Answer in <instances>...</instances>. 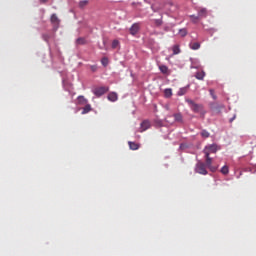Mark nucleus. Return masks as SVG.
<instances>
[{
  "label": "nucleus",
  "mask_w": 256,
  "mask_h": 256,
  "mask_svg": "<svg viewBox=\"0 0 256 256\" xmlns=\"http://www.w3.org/2000/svg\"><path fill=\"white\" fill-rule=\"evenodd\" d=\"M173 95V90L171 88H167L164 90V96L169 99Z\"/></svg>",
  "instance_id": "17"
},
{
  "label": "nucleus",
  "mask_w": 256,
  "mask_h": 256,
  "mask_svg": "<svg viewBox=\"0 0 256 256\" xmlns=\"http://www.w3.org/2000/svg\"><path fill=\"white\" fill-rule=\"evenodd\" d=\"M173 117L177 123H183V115L181 113H176Z\"/></svg>",
  "instance_id": "14"
},
{
  "label": "nucleus",
  "mask_w": 256,
  "mask_h": 256,
  "mask_svg": "<svg viewBox=\"0 0 256 256\" xmlns=\"http://www.w3.org/2000/svg\"><path fill=\"white\" fill-rule=\"evenodd\" d=\"M151 128V122H149V120H144L141 124H140V133H143V131H147V129Z\"/></svg>",
  "instance_id": "5"
},
{
  "label": "nucleus",
  "mask_w": 256,
  "mask_h": 256,
  "mask_svg": "<svg viewBox=\"0 0 256 256\" xmlns=\"http://www.w3.org/2000/svg\"><path fill=\"white\" fill-rule=\"evenodd\" d=\"M101 64L103 65V67H107V65H109V58L103 57L101 59Z\"/></svg>",
  "instance_id": "22"
},
{
  "label": "nucleus",
  "mask_w": 256,
  "mask_h": 256,
  "mask_svg": "<svg viewBox=\"0 0 256 256\" xmlns=\"http://www.w3.org/2000/svg\"><path fill=\"white\" fill-rule=\"evenodd\" d=\"M159 70L161 71V73H163V75H169V67L165 65H160Z\"/></svg>",
  "instance_id": "12"
},
{
  "label": "nucleus",
  "mask_w": 256,
  "mask_h": 256,
  "mask_svg": "<svg viewBox=\"0 0 256 256\" xmlns=\"http://www.w3.org/2000/svg\"><path fill=\"white\" fill-rule=\"evenodd\" d=\"M154 25H156V27H161V25H163V21L161 19H156L154 20Z\"/></svg>",
  "instance_id": "28"
},
{
  "label": "nucleus",
  "mask_w": 256,
  "mask_h": 256,
  "mask_svg": "<svg viewBox=\"0 0 256 256\" xmlns=\"http://www.w3.org/2000/svg\"><path fill=\"white\" fill-rule=\"evenodd\" d=\"M198 17L200 19H204L205 17H207V8H201L199 11H198Z\"/></svg>",
  "instance_id": "8"
},
{
  "label": "nucleus",
  "mask_w": 256,
  "mask_h": 256,
  "mask_svg": "<svg viewBox=\"0 0 256 256\" xmlns=\"http://www.w3.org/2000/svg\"><path fill=\"white\" fill-rule=\"evenodd\" d=\"M195 77L199 81H203V79H205V71L197 72Z\"/></svg>",
  "instance_id": "15"
},
{
  "label": "nucleus",
  "mask_w": 256,
  "mask_h": 256,
  "mask_svg": "<svg viewBox=\"0 0 256 256\" xmlns=\"http://www.w3.org/2000/svg\"><path fill=\"white\" fill-rule=\"evenodd\" d=\"M87 5H89V1H87V0H82L79 2V7L81 9H83V7H87Z\"/></svg>",
  "instance_id": "24"
},
{
  "label": "nucleus",
  "mask_w": 256,
  "mask_h": 256,
  "mask_svg": "<svg viewBox=\"0 0 256 256\" xmlns=\"http://www.w3.org/2000/svg\"><path fill=\"white\" fill-rule=\"evenodd\" d=\"M237 116L236 115H234L231 119H230V123H233V121H235V118H236Z\"/></svg>",
  "instance_id": "33"
},
{
  "label": "nucleus",
  "mask_w": 256,
  "mask_h": 256,
  "mask_svg": "<svg viewBox=\"0 0 256 256\" xmlns=\"http://www.w3.org/2000/svg\"><path fill=\"white\" fill-rule=\"evenodd\" d=\"M210 134L207 130H202L201 137H204L205 139L209 138Z\"/></svg>",
  "instance_id": "27"
},
{
  "label": "nucleus",
  "mask_w": 256,
  "mask_h": 256,
  "mask_svg": "<svg viewBox=\"0 0 256 256\" xmlns=\"http://www.w3.org/2000/svg\"><path fill=\"white\" fill-rule=\"evenodd\" d=\"M77 101L78 105H87V103H89L85 96H78Z\"/></svg>",
  "instance_id": "10"
},
{
  "label": "nucleus",
  "mask_w": 256,
  "mask_h": 256,
  "mask_svg": "<svg viewBox=\"0 0 256 256\" xmlns=\"http://www.w3.org/2000/svg\"><path fill=\"white\" fill-rule=\"evenodd\" d=\"M217 151H219V146H217L216 144L205 146V148L203 149L204 155H208V157H210V155L212 154L217 153Z\"/></svg>",
  "instance_id": "1"
},
{
  "label": "nucleus",
  "mask_w": 256,
  "mask_h": 256,
  "mask_svg": "<svg viewBox=\"0 0 256 256\" xmlns=\"http://www.w3.org/2000/svg\"><path fill=\"white\" fill-rule=\"evenodd\" d=\"M119 97L117 96V93L112 92L108 94V101H112V103H115Z\"/></svg>",
  "instance_id": "9"
},
{
  "label": "nucleus",
  "mask_w": 256,
  "mask_h": 256,
  "mask_svg": "<svg viewBox=\"0 0 256 256\" xmlns=\"http://www.w3.org/2000/svg\"><path fill=\"white\" fill-rule=\"evenodd\" d=\"M87 43V39L83 38V37H80L76 40V44L77 45H86Z\"/></svg>",
  "instance_id": "20"
},
{
  "label": "nucleus",
  "mask_w": 256,
  "mask_h": 256,
  "mask_svg": "<svg viewBox=\"0 0 256 256\" xmlns=\"http://www.w3.org/2000/svg\"><path fill=\"white\" fill-rule=\"evenodd\" d=\"M109 91V87L107 86H101L98 88H95L93 90L94 95H96V97H101L103 95H105V93H107Z\"/></svg>",
  "instance_id": "4"
},
{
  "label": "nucleus",
  "mask_w": 256,
  "mask_h": 256,
  "mask_svg": "<svg viewBox=\"0 0 256 256\" xmlns=\"http://www.w3.org/2000/svg\"><path fill=\"white\" fill-rule=\"evenodd\" d=\"M180 37H187V30L185 28H182L179 30Z\"/></svg>",
  "instance_id": "25"
},
{
  "label": "nucleus",
  "mask_w": 256,
  "mask_h": 256,
  "mask_svg": "<svg viewBox=\"0 0 256 256\" xmlns=\"http://www.w3.org/2000/svg\"><path fill=\"white\" fill-rule=\"evenodd\" d=\"M185 93H187V87L184 88H180L178 91V95L181 97L183 95H185Z\"/></svg>",
  "instance_id": "26"
},
{
  "label": "nucleus",
  "mask_w": 256,
  "mask_h": 256,
  "mask_svg": "<svg viewBox=\"0 0 256 256\" xmlns=\"http://www.w3.org/2000/svg\"><path fill=\"white\" fill-rule=\"evenodd\" d=\"M131 35H137L139 33V24L135 23L130 28Z\"/></svg>",
  "instance_id": "6"
},
{
  "label": "nucleus",
  "mask_w": 256,
  "mask_h": 256,
  "mask_svg": "<svg viewBox=\"0 0 256 256\" xmlns=\"http://www.w3.org/2000/svg\"><path fill=\"white\" fill-rule=\"evenodd\" d=\"M173 55H179L181 53V49L179 48V45H174L172 47Z\"/></svg>",
  "instance_id": "19"
},
{
  "label": "nucleus",
  "mask_w": 256,
  "mask_h": 256,
  "mask_svg": "<svg viewBox=\"0 0 256 256\" xmlns=\"http://www.w3.org/2000/svg\"><path fill=\"white\" fill-rule=\"evenodd\" d=\"M92 108L90 104H85V107L82 110V115H87V113L91 112Z\"/></svg>",
  "instance_id": "16"
},
{
  "label": "nucleus",
  "mask_w": 256,
  "mask_h": 256,
  "mask_svg": "<svg viewBox=\"0 0 256 256\" xmlns=\"http://www.w3.org/2000/svg\"><path fill=\"white\" fill-rule=\"evenodd\" d=\"M91 71H93V72L97 71V66L96 65L91 66Z\"/></svg>",
  "instance_id": "32"
},
{
  "label": "nucleus",
  "mask_w": 256,
  "mask_h": 256,
  "mask_svg": "<svg viewBox=\"0 0 256 256\" xmlns=\"http://www.w3.org/2000/svg\"><path fill=\"white\" fill-rule=\"evenodd\" d=\"M190 49H192V51H197L199 49H201V44L199 42H191L189 44Z\"/></svg>",
  "instance_id": "7"
},
{
  "label": "nucleus",
  "mask_w": 256,
  "mask_h": 256,
  "mask_svg": "<svg viewBox=\"0 0 256 256\" xmlns=\"http://www.w3.org/2000/svg\"><path fill=\"white\" fill-rule=\"evenodd\" d=\"M205 159H206L205 166L208 167V169L212 173H215V171H217L218 167L217 166H213V158H211L209 155H205Z\"/></svg>",
  "instance_id": "3"
},
{
  "label": "nucleus",
  "mask_w": 256,
  "mask_h": 256,
  "mask_svg": "<svg viewBox=\"0 0 256 256\" xmlns=\"http://www.w3.org/2000/svg\"><path fill=\"white\" fill-rule=\"evenodd\" d=\"M190 19L192 23H199V21L201 20V18H199V16L196 15H190Z\"/></svg>",
  "instance_id": "21"
},
{
  "label": "nucleus",
  "mask_w": 256,
  "mask_h": 256,
  "mask_svg": "<svg viewBox=\"0 0 256 256\" xmlns=\"http://www.w3.org/2000/svg\"><path fill=\"white\" fill-rule=\"evenodd\" d=\"M51 23H53V25H59V18L57 17L56 14H53L51 16Z\"/></svg>",
  "instance_id": "18"
},
{
  "label": "nucleus",
  "mask_w": 256,
  "mask_h": 256,
  "mask_svg": "<svg viewBox=\"0 0 256 256\" xmlns=\"http://www.w3.org/2000/svg\"><path fill=\"white\" fill-rule=\"evenodd\" d=\"M43 38L45 39V41H48L49 36H47V35H43Z\"/></svg>",
  "instance_id": "34"
},
{
  "label": "nucleus",
  "mask_w": 256,
  "mask_h": 256,
  "mask_svg": "<svg viewBox=\"0 0 256 256\" xmlns=\"http://www.w3.org/2000/svg\"><path fill=\"white\" fill-rule=\"evenodd\" d=\"M192 111H194V113H199L201 111V109H203V106L195 103L193 104V106H191Z\"/></svg>",
  "instance_id": "11"
},
{
  "label": "nucleus",
  "mask_w": 256,
  "mask_h": 256,
  "mask_svg": "<svg viewBox=\"0 0 256 256\" xmlns=\"http://www.w3.org/2000/svg\"><path fill=\"white\" fill-rule=\"evenodd\" d=\"M209 93H210V95H211L212 99H214V100H216V99H217V95H215V90L210 89V90H209Z\"/></svg>",
  "instance_id": "30"
},
{
  "label": "nucleus",
  "mask_w": 256,
  "mask_h": 256,
  "mask_svg": "<svg viewBox=\"0 0 256 256\" xmlns=\"http://www.w3.org/2000/svg\"><path fill=\"white\" fill-rule=\"evenodd\" d=\"M117 47H119V40H113L112 49H117Z\"/></svg>",
  "instance_id": "29"
},
{
  "label": "nucleus",
  "mask_w": 256,
  "mask_h": 256,
  "mask_svg": "<svg viewBox=\"0 0 256 256\" xmlns=\"http://www.w3.org/2000/svg\"><path fill=\"white\" fill-rule=\"evenodd\" d=\"M188 105H191V107H193V105H195V102L193 100H186Z\"/></svg>",
  "instance_id": "31"
},
{
  "label": "nucleus",
  "mask_w": 256,
  "mask_h": 256,
  "mask_svg": "<svg viewBox=\"0 0 256 256\" xmlns=\"http://www.w3.org/2000/svg\"><path fill=\"white\" fill-rule=\"evenodd\" d=\"M221 174L222 175H228L229 174V167L228 166H223L221 168Z\"/></svg>",
  "instance_id": "23"
},
{
  "label": "nucleus",
  "mask_w": 256,
  "mask_h": 256,
  "mask_svg": "<svg viewBox=\"0 0 256 256\" xmlns=\"http://www.w3.org/2000/svg\"><path fill=\"white\" fill-rule=\"evenodd\" d=\"M195 172L199 173V175H207V166L203 162H198L196 164Z\"/></svg>",
  "instance_id": "2"
},
{
  "label": "nucleus",
  "mask_w": 256,
  "mask_h": 256,
  "mask_svg": "<svg viewBox=\"0 0 256 256\" xmlns=\"http://www.w3.org/2000/svg\"><path fill=\"white\" fill-rule=\"evenodd\" d=\"M49 0H40V3H47Z\"/></svg>",
  "instance_id": "35"
},
{
  "label": "nucleus",
  "mask_w": 256,
  "mask_h": 256,
  "mask_svg": "<svg viewBox=\"0 0 256 256\" xmlns=\"http://www.w3.org/2000/svg\"><path fill=\"white\" fill-rule=\"evenodd\" d=\"M128 145L132 151H137V149H139V147H140L139 144H137L135 142H131V141L128 142Z\"/></svg>",
  "instance_id": "13"
}]
</instances>
